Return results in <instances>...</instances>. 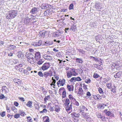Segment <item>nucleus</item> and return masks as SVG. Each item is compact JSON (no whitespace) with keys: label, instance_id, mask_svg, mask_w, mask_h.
Masks as SVG:
<instances>
[{"label":"nucleus","instance_id":"31","mask_svg":"<svg viewBox=\"0 0 122 122\" xmlns=\"http://www.w3.org/2000/svg\"><path fill=\"white\" fill-rule=\"evenodd\" d=\"M50 98V95L47 96L45 97L44 98V103H46L47 102V101L49 100V99Z\"/></svg>","mask_w":122,"mask_h":122},{"label":"nucleus","instance_id":"58","mask_svg":"<svg viewBox=\"0 0 122 122\" xmlns=\"http://www.w3.org/2000/svg\"><path fill=\"white\" fill-rule=\"evenodd\" d=\"M75 100V101H74V104L77 106H79V103L77 101H76Z\"/></svg>","mask_w":122,"mask_h":122},{"label":"nucleus","instance_id":"36","mask_svg":"<svg viewBox=\"0 0 122 122\" xmlns=\"http://www.w3.org/2000/svg\"><path fill=\"white\" fill-rule=\"evenodd\" d=\"M76 28V26L74 25H72L71 27L70 30H71L73 31H75V29Z\"/></svg>","mask_w":122,"mask_h":122},{"label":"nucleus","instance_id":"62","mask_svg":"<svg viewBox=\"0 0 122 122\" xmlns=\"http://www.w3.org/2000/svg\"><path fill=\"white\" fill-rule=\"evenodd\" d=\"M51 43L47 41L45 42V45H50Z\"/></svg>","mask_w":122,"mask_h":122},{"label":"nucleus","instance_id":"18","mask_svg":"<svg viewBox=\"0 0 122 122\" xmlns=\"http://www.w3.org/2000/svg\"><path fill=\"white\" fill-rule=\"evenodd\" d=\"M38 8H34L32 9L30 11V12L32 14H34L35 13H36L38 12Z\"/></svg>","mask_w":122,"mask_h":122},{"label":"nucleus","instance_id":"30","mask_svg":"<svg viewBox=\"0 0 122 122\" xmlns=\"http://www.w3.org/2000/svg\"><path fill=\"white\" fill-rule=\"evenodd\" d=\"M13 81L17 83L19 85L21 84V80L18 79H15Z\"/></svg>","mask_w":122,"mask_h":122},{"label":"nucleus","instance_id":"39","mask_svg":"<svg viewBox=\"0 0 122 122\" xmlns=\"http://www.w3.org/2000/svg\"><path fill=\"white\" fill-rule=\"evenodd\" d=\"M44 118H46V120L44 121V122H49L50 120L49 118L47 116H46L43 117Z\"/></svg>","mask_w":122,"mask_h":122},{"label":"nucleus","instance_id":"64","mask_svg":"<svg viewBox=\"0 0 122 122\" xmlns=\"http://www.w3.org/2000/svg\"><path fill=\"white\" fill-rule=\"evenodd\" d=\"M35 107L36 109H39V105L37 104H36L35 105Z\"/></svg>","mask_w":122,"mask_h":122},{"label":"nucleus","instance_id":"28","mask_svg":"<svg viewBox=\"0 0 122 122\" xmlns=\"http://www.w3.org/2000/svg\"><path fill=\"white\" fill-rule=\"evenodd\" d=\"M46 32V31L44 30L40 31V34L41 37L44 38L45 36Z\"/></svg>","mask_w":122,"mask_h":122},{"label":"nucleus","instance_id":"32","mask_svg":"<svg viewBox=\"0 0 122 122\" xmlns=\"http://www.w3.org/2000/svg\"><path fill=\"white\" fill-rule=\"evenodd\" d=\"M19 112L20 113V115H21L22 116H24L25 115H26L24 112L23 111V110H19Z\"/></svg>","mask_w":122,"mask_h":122},{"label":"nucleus","instance_id":"51","mask_svg":"<svg viewBox=\"0 0 122 122\" xmlns=\"http://www.w3.org/2000/svg\"><path fill=\"white\" fill-rule=\"evenodd\" d=\"M98 91L100 94H103L104 93V92L102 90V89L100 88H99L98 89Z\"/></svg>","mask_w":122,"mask_h":122},{"label":"nucleus","instance_id":"20","mask_svg":"<svg viewBox=\"0 0 122 122\" xmlns=\"http://www.w3.org/2000/svg\"><path fill=\"white\" fill-rule=\"evenodd\" d=\"M31 19L30 18H29L28 17H26L24 19V23L26 24H28L30 21Z\"/></svg>","mask_w":122,"mask_h":122},{"label":"nucleus","instance_id":"23","mask_svg":"<svg viewBox=\"0 0 122 122\" xmlns=\"http://www.w3.org/2000/svg\"><path fill=\"white\" fill-rule=\"evenodd\" d=\"M78 94H81L82 96H83V91L81 88H79L78 89Z\"/></svg>","mask_w":122,"mask_h":122},{"label":"nucleus","instance_id":"8","mask_svg":"<svg viewBox=\"0 0 122 122\" xmlns=\"http://www.w3.org/2000/svg\"><path fill=\"white\" fill-rule=\"evenodd\" d=\"M43 57L45 59L49 61L53 59L52 56L46 54H43Z\"/></svg>","mask_w":122,"mask_h":122},{"label":"nucleus","instance_id":"15","mask_svg":"<svg viewBox=\"0 0 122 122\" xmlns=\"http://www.w3.org/2000/svg\"><path fill=\"white\" fill-rule=\"evenodd\" d=\"M67 106L68 107H67L65 108L67 112H70L72 111V103H71V104L69 106Z\"/></svg>","mask_w":122,"mask_h":122},{"label":"nucleus","instance_id":"42","mask_svg":"<svg viewBox=\"0 0 122 122\" xmlns=\"http://www.w3.org/2000/svg\"><path fill=\"white\" fill-rule=\"evenodd\" d=\"M15 118L17 119L20 117V115L19 114L17 113L14 115Z\"/></svg>","mask_w":122,"mask_h":122},{"label":"nucleus","instance_id":"17","mask_svg":"<svg viewBox=\"0 0 122 122\" xmlns=\"http://www.w3.org/2000/svg\"><path fill=\"white\" fill-rule=\"evenodd\" d=\"M67 87L68 89L70 92L72 91L73 90L74 86L73 85H67Z\"/></svg>","mask_w":122,"mask_h":122},{"label":"nucleus","instance_id":"9","mask_svg":"<svg viewBox=\"0 0 122 122\" xmlns=\"http://www.w3.org/2000/svg\"><path fill=\"white\" fill-rule=\"evenodd\" d=\"M72 117L74 118H78L79 117L80 114L79 113H76L75 112H73L71 114Z\"/></svg>","mask_w":122,"mask_h":122},{"label":"nucleus","instance_id":"1","mask_svg":"<svg viewBox=\"0 0 122 122\" xmlns=\"http://www.w3.org/2000/svg\"><path fill=\"white\" fill-rule=\"evenodd\" d=\"M17 12L16 10H12L9 11L6 17L7 18L9 19L14 18L16 16Z\"/></svg>","mask_w":122,"mask_h":122},{"label":"nucleus","instance_id":"54","mask_svg":"<svg viewBox=\"0 0 122 122\" xmlns=\"http://www.w3.org/2000/svg\"><path fill=\"white\" fill-rule=\"evenodd\" d=\"M23 73H24L26 75H28L29 73L28 72V71L26 69V70H25L24 69Z\"/></svg>","mask_w":122,"mask_h":122},{"label":"nucleus","instance_id":"5","mask_svg":"<svg viewBox=\"0 0 122 122\" xmlns=\"http://www.w3.org/2000/svg\"><path fill=\"white\" fill-rule=\"evenodd\" d=\"M65 80L63 78L62 79H60L57 82V84L58 87L60 86H63L65 83Z\"/></svg>","mask_w":122,"mask_h":122},{"label":"nucleus","instance_id":"16","mask_svg":"<svg viewBox=\"0 0 122 122\" xmlns=\"http://www.w3.org/2000/svg\"><path fill=\"white\" fill-rule=\"evenodd\" d=\"M34 56L36 60L40 59L41 56L40 53L39 52H37L35 54V56Z\"/></svg>","mask_w":122,"mask_h":122},{"label":"nucleus","instance_id":"49","mask_svg":"<svg viewBox=\"0 0 122 122\" xmlns=\"http://www.w3.org/2000/svg\"><path fill=\"white\" fill-rule=\"evenodd\" d=\"M66 92L64 90V91H63L62 93V97L63 98L65 97L66 96Z\"/></svg>","mask_w":122,"mask_h":122},{"label":"nucleus","instance_id":"24","mask_svg":"<svg viewBox=\"0 0 122 122\" xmlns=\"http://www.w3.org/2000/svg\"><path fill=\"white\" fill-rule=\"evenodd\" d=\"M70 101L69 100L68 98H66L64 104L65 105V106L67 107L68 106L69 104Z\"/></svg>","mask_w":122,"mask_h":122},{"label":"nucleus","instance_id":"12","mask_svg":"<svg viewBox=\"0 0 122 122\" xmlns=\"http://www.w3.org/2000/svg\"><path fill=\"white\" fill-rule=\"evenodd\" d=\"M50 75L48 71L45 72L44 73L43 76L46 79H49L50 78H50H49Z\"/></svg>","mask_w":122,"mask_h":122},{"label":"nucleus","instance_id":"21","mask_svg":"<svg viewBox=\"0 0 122 122\" xmlns=\"http://www.w3.org/2000/svg\"><path fill=\"white\" fill-rule=\"evenodd\" d=\"M37 63L39 65L42 64L44 62V60L42 59H38L36 60Z\"/></svg>","mask_w":122,"mask_h":122},{"label":"nucleus","instance_id":"14","mask_svg":"<svg viewBox=\"0 0 122 122\" xmlns=\"http://www.w3.org/2000/svg\"><path fill=\"white\" fill-rule=\"evenodd\" d=\"M56 104L57 103L54 104L55 106V111L57 112H59L60 111L61 108L60 106L57 105Z\"/></svg>","mask_w":122,"mask_h":122},{"label":"nucleus","instance_id":"4","mask_svg":"<svg viewBox=\"0 0 122 122\" xmlns=\"http://www.w3.org/2000/svg\"><path fill=\"white\" fill-rule=\"evenodd\" d=\"M51 66L50 63L46 62L41 67V68L43 71L47 70Z\"/></svg>","mask_w":122,"mask_h":122},{"label":"nucleus","instance_id":"63","mask_svg":"<svg viewBox=\"0 0 122 122\" xmlns=\"http://www.w3.org/2000/svg\"><path fill=\"white\" fill-rule=\"evenodd\" d=\"M14 105L16 106L17 107L19 105V103L17 102H14Z\"/></svg>","mask_w":122,"mask_h":122},{"label":"nucleus","instance_id":"47","mask_svg":"<svg viewBox=\"0 0 122 122\" xmlns=\"http://www.w3.org/2000/svg\"><path fill=\"white\" fill-rule=\"evenodd\" d=\"M69 98L70 99L72 100H75V99L73 97L72 95H69Z\"/></svg>","mask_w":122,"mask_h":122},{"label":"nucleus","instance_id":"37","mask_svg":"<svg viewBox=\"0 0 122 122\" xmlns=\"http://www.w3.org/2000/svg\"><path fill=\"white\" fill-rule=\"evenodd\" d=\"M69 81L71 82H74L76 81V77H72L71 79Z\"/></svg>","mask_w":122,"mask_h":122},{"label":"nucleus","instance_id":"13","mask_svg":"<svg viewBox=\"0 0 122 122\" xmlns=\"http://www.w3.org/2000/svg\"><path fill=\"white\" fill-rule=\"evenodd\" d=\"M41 41H37L36 42H33L31 45L35 46H40L41 45Z\"/></svg>","mask_w":122,"mask_h":122},{"label":"nucleus","instance_id":"56","mask_svg":"<svg viewBox=\"0 0 122 122\" xmlns=\"http://www.w3.org/2000/svg\"><path fill=\"white\" fill-rule=\"evenodd\" d=\"M91 82V80L89 78L86 80L85 82L87 83H90Z\"/></svg>","mask_w":122,"mask_h":122},{"label":"nucleus","instance_id":"57","mask_svg":"<svg viewBox=\"0 0 122 122\" xmlns=\"http://www.w3.org/2000/svg\"><path fill=\"white\" fill-rule=\"evenodd\" d=\"M73 4H71L69 6V8L70 10H71L73 9Z\"/></svg>","mask_w":122,"mask_h":122},{"label":"nucleus","instance_id":"61","mask_svg":"<svg viewBox=\"0 0 122 122\" xmlns=\"http://www.w3.org/2000/svg\"><path fill=\"white\" fill-rule=\"evenodd\" d=\"M6 108L8 112H10V110L9 108L7 106H6Z\"/></svg>","mask_w":122,"mask_h":122},{"label":"nucleus","instance_id":"53","mask_svg":"<svg viewBox=\"0 0 122 122\" xmlns=\"http://www.w3.org/2000/svg\"><path fill=\"white\" fill-rule=\"evenodd\" d=\"M0 115L2 117H4L5 115V112H2L0 113Z\"/></svg>","mask_w":122,"mask_h":122},{"label":"nucleus","instance_id":"38","mask_svg":"<svg viewBox=\"0 0 122 122\" xmlns=\"http://www.w3.org/2000/svg\"><path fill=\"white\" fill-rule=\"evenodd\" d=\"M95 97H97V99L96 98L95 99L97 100H100L101 99V97L99 95H97V96H95Z\"/></svg>","mask_w":122,"mask_h":122},{"label":"nucleus","instance_id":"19","mask_svg":"<svg viewBox=\"0 0 122 122\" xmlns=\"http://www.w3.org/2000/svg\"><path fill=\"white\" fill-rule=\"evenodd\" d=\"M44 14L45 16H48L51 15V13L50 10H47L44 12Z\"/></svg>","mask_w":122,"mask_h":122},{"label":"nucleus","instance_id":"25","mask_svg":"<svg viewBox=\"0 0 122 122\" xmlns=\"http://www.w3.org/2000/svg\"><path fill=\"white\" fill-rule=\"evenodd\" d=\"M32 102L29 101L26 104V105L28 107L31 108L32 107Z\"/></svg>","mask_w":122,"mask_h":122},{"label":"nucleus","instance_id":"45","mask_svg":"<svg viewBox=\"0 0 122 122\" xmlns=\"http://www.w3.org/2000/svg\"><path fill=\"white\" fill-rule=\"evenodd\" d=\"M49 73V74L50 75V76L51 77L52 76L54 75L53 74V73L54 74V72L53 73V71H52V70H50L48 72Z\"/></svg>","mask_w":122,"mask_h":122},{"label":"nucleus","instance_id":"10","mask_svg":"<svg viewBox=\"0 0 122 122\" xmlns=\"http://www.w3.org/2000/svg\"><path fill=\"white\" fill-rule=\"evenodd\" d=\"M2 90L3 92L5 94H6L9 92V90L5 86H2Z\"/></svg>","mask_w":122,"mask_h":122},{"label":"nucleus","instance_id":"44","mask_svg":"<svg viewBox=\"0 0 122 122\" xmlns=\"http://www.w3.org/2000/svg\"><path fill=\"white\" fill-rule=\"evenodd\" d=\"M97 116V117L99 118H102V116L100 113L99 112H97L96 113Z\"/></svg>","mask_w":122,"mask_h":122},{"label":"nucleus","instance_id":"43","mask_svg":"<svg viewBox=\"0 0 122 122\" xmlns=\"http://www.w3.org/2000/svg\"><path fill=\"white\" fill-rule=\"evenodd\" d=\"M4 98H5V100H7V98L6 97H5V96L3 94H1L0 95V99H3Z\"/></svg>","mask_w":122,"mask_h":122},{"label":"nucleus","instance_id":"33","mask_svg":"<svg viewBox=\"0 0 122 122\" xmlns=\"http://www.w3.org/2000/svg\"><path fill=\"white\" fill-rule=\"evenodd\" d=\"M60 35L59 32H55L53 34V36L54 37H57L59 36Z\"/></svg>","mask_w":122,"mask_h":122},{"label":"nucleus","instance_id":"60","mask_svg":"<svg viewBox=\"0 0 122 122\" xmlns=\"http://www.w3.org/2000/svg\"><path fill=\"white\" fill-rule=\"evenodd\" d=\"M18 99L23 102H24L25 101L23 97H19Z\"/></svg>","mask_w":122,"mask_h":122},{"label":"nucleus","instance_id":"46","mask_svg":"<svg viewBox=\"0 0 122 122\" xmlns=\"http://www.w3.org/2000/svg\"><path fill=\"white\" fill-rule=\"evenodd\" d=\"M27 121L28 122H32V119L30 117H27Z\"/></svg>","mask_w":122,"mask_h":122},{"label":"nucleus","instance_id":"11","mask_svg":"<svg viewBox=\"0 0 122 122\" xmlns=\"http://www.w3.org/2000/svg\"><path fill=\"white\" fill-rule=\"evenodd\" d=\"M122 76V71H120L119 72H118L116 74L114 75V77L115 78H120Z\"/></svg>","mask_w":122,"mask_h":122},{"label":"nucleus","instance_id":"27","mask_svg":"<svg viewBox=\"0 0 122 122\" xmlns=\"http://www.w3.org/2000/svg\"><path fill=\"white\" fill-rule=\"evenodd\" d=\"M16 47V46L14 45H10L8 47V48L10 50H14L15 49Z\"/></svg>","mask_w":122,"mask_h":122},{"label":"nucleus","instance_id":"34","mask_svg":"<svg viewBox=\"0 0 122 122\" xmlns=\"http://www.w3.org/2000/svg\"><path fill=\"white\" fill-rule=\"evenodd\" d=\"M80 113H81V116L82 117H84L85 118H86L87 116L86 115V113L85 112H80Z\"/></svg>","mask_w":122,"mask_h":122},{"label":"nucleus","instance_id":"35","mask_svg":"<svg viewBox=\"0 0 122 122\" xmlns=\"http://www.w3.org/2000/svg\"><path fill=\"white\" fill-rule=\"evenodd\" d=\"M11 110L13 111L15 113H16L17 112V109L14 106H13L11 107Z\"/></svg>","mask_w":122,"mask_h":122},{"label":"nucleus","instance_id":"7","mask_svg":"<svg viewBox=\"0 0 122 122\" xmlns=\"http://www.w3.org/2000/svg\"><path fill=\"white\" fill-rule=\"evenodd\" d=\"M51 6V5L48 4L47 3L43 4L41 5V7L42 9L46 10Z\"/></svg>","mask_w":122,"mask_h":122},{"label":"nucleus","instance_id":"48","mask_svg":"<svg viewBox=\"0 0 122 122\" xmlns=\"http://www.w3.org/2000/svg\"><path fill=\"white\" fill-rule=\"evenodd\" d=\"M93 77L94 78H97L99 77V75L96 73H94V74Z\"/></svg>","mask_w":122,"mask_h":122},{"label":"nucleus","instance_id":"22","mask_svg":"<svg viewBox=\"0 0 122 122\" xmlns=\"http://www.w3.org/2000/svg\"><path fill=\"white\" fill-rule=\"evenodd\" d=\"M18 53L17 56L18 58L20 59L22 58L24 56L23 53L20 51L18 52Z\"/></svg>","mask_w":122,"mask_h":122},{"label":"nucleus","instance_id":"3","mask_svg":"<svg viewBox=\"0 0 122 122\" xmlns=\"http://www.w3.org/2000/svg\"><path fill=\"white\" fill-rule=\"evenodd\" d=\"M26 56L29 62L31 64H33L34 62L35 57L33 54L29 53L26 54Z\"/></svg>","mask_w":122,"mask_h":122},{"label":"nucleus","instance_id":"26","mask_svg":"<svg viewBox=\"0 0 122 122\" xmlns=\"http://www.w3.org/2000/svg\"><path fill=\"white\" fill-rule=\"evenodd\" d=\"M76 63L82 64L83 62V61L81 58H76Z\"/></svg>","mask_w":122,"mask_h":122},{"label":"nucleus","instance_id":"52","mask_svg":"<svg viewBox=\"0 0 122 122\" xmlns=\"http://www.w3.org/2000/svg\"><path fill=\"white\" fill-rule=\"evenodd\" d=\"M47 112V110H46V109L45 108V109H43L42 111H40V112L41 113H46V112Z\"/></svg>","mask_w":122,"mask_h":122},{"label":"nucleus","instance_id":"29","mask_svg":"<svg viewBox=\"0 0 122 122\" xmlns=\"http://www.w3.org/2000/svg\"><path fill=\"white\" fill-rule=\"evenodd\" d=\"M80 112L86 111L87 110V109L84 106H82L81 108L80 109Z\"/></svg>","mask_w":122,"mask_h":122},{"label":"nucleus","instance_id":"50","mask_svg":"<svg viewBox=\"0 0 122 122\" xmlns=\"http://www.w3.org/2000/svg\"><path fill=\"white\" fill-rule=\"evenodd\" d=\"M112 84L111 83H108L107 84L106 86L109 89H110L111 87Z\"/></svg>","mask_w":122,"mask_h":122},{"label":"nucleus","instance_id":"2","mask_svg":"<svg viewBox=\"0 0 122 122\" xmlns=\"http://www.w3.org/2000/svg\"><path fill=\"white\" fill-rule=\"evenodd\" d=\"M67 76L68 78H71L72 76H76L78 75L77 73H76L74 68L70 69L69 71L66 72Z\"/></svg>","mask_w":122,"mask_h":122},{"label":"nucleus","instance_id":"55","mask_svg":"<svg viewBox=\"0 0 122 122\" xmlns=\"http://www.w3.org/2000/svg\"><path fill=\"white\" fill-rule=\"evenodd\" d=\"M81 80L82 79H81V78L79 76H78L77 77H76V81H81Z\"/></svg>","mask_w":122,"mask_h":122},{"label":"nucleus","instance_id":"40","mask_svg":"<svg viewBox=\"0 0 122 122\" xmlns=\"http://www.w3.org/2000/svg\"><path fill=\"white\" fill-rule=\"evenodd\" d=\"M54 72V76L55 79L57 80H58L59 79V77L58 76H56L55 75L56 73L54 71H53Z\"/></svg>","mask_w":122,"mask_h":122},{"label":"nucleus","instance_id":"41","mask_svg":"<svg viewBox=\"0 0 122 122\" xmlns=\"http://www.w3.org/2000/svg\"><path fill=\"white\" fill-rule=\"evenodd\" d=\"M38 74L40 77H43L44 76V74H43L41 71H39L38 73Z\"/></svg>","mask_w":122,"mask_h":122},{"label":"nucleus","instance_id":"6","mask_svg":"<svg viewBox=\"0 0 122 122\" xmlns=\"http://www.w3.org/2000/svg\"><path fill=\"white\" fill-rule=\"evenodd\" d=\"M95 7L96 9L99 10L102 8V5L100 3L97 2L95 3Z\"/></svg>","mask_w":122,"mask_h":122},{"label":"nucleus","instance_id":"59","mask_svg":"<svg viewBox=\"0 0 122 122\" xmlns=\"http://www.w3.org/2000/svg\"><path fill=\"white\" fill-rule=\"evenodd\" d=\"M26 69L29 72V71H30L32 69V68L30 67H27Z\"/></svg>","mask_w":122,"mask_h":122}]
</instances>
